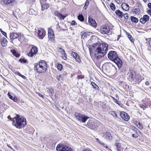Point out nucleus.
<instances>
[{
	"mask_svg": "<svg viewBox=\"0 0 151 151\" xmlns=\"http://www.w3.org/2000/svg\"><path fill=\"white\" fill-rule=\"evenodd\" d=\"M92 47L95 50V57L97 58L104 56L108 50V44L105 43H94Z\"/></svg>",
	"mask_w": 151,
	"mask_h": 151,
	"instance_id": "obj_1",
	"label": "nucleus"
},
{
	"mask_svg": "<svg viewBox=\"0 0 151 151\" xmlns=\"http://www.w3.org/2000/svg\"><path fill=\"white\" fill-rule=\"evenodd\" d=\"M128 78L133 84H139L144 79V78L139 74L136 73L132 70H130L127 73Z\"/></svg>",
	"mask_w": 151,
	"mask_h": 151,
	"instance_id": "obj_2",
	"label": "nucleus"
},
{
	"mask_svg": "<svg viewBox=\"0 0 151 151\" xmlns=\"http://www.w3.org/2000/svg\"><path fill=\"white\" fill-rule=\"evenodd\" d=\"M13 125L18 128H20L26 125V119L23 117H21L19 115H17L12 119Z\"/></svg>",
	"mask_w": 151,
	"mask_h": 151,
	"instance_id": "obj_3",
	"label": "nucleus"
},
{
	"mask_svg": "<svg viewBox=\"0 0 151 151\" xmlns=\"http://www.w3.org/2000/svg\"><path fill=\"white\" fill-rule=\"evenodd\" d=\"M35 70L37 72L42 73L45 72L47 69V65L44 60H41L35 64Z\"/></svg>",
	"mask_w": 151,
	"mask_h": 151,
	"instance_id": "obj_4",
	"label": "nucleus"
},
{
	"mask_svg": "<svg viewBox=\"0 0 151 151\" xmlns=\"http://www.w3.org/2000/svg\"><path fill=\"white\" fill-rule=\"evenodd\" d=\"M74 116L77 119L83 123L85 122L89 118L88 116L78 113H75Z\"/></svg>",
	"mask_w": 151,
	"mask_h": 151,
	"instance_id": "obj_5",
	"label": "nucleus"
},
{
	"mask_svg": "<svg viewBox=\"0 0 151 151\" xmlns=\"http://www.w3.org/2000/svg\"><path fill=\"white\" fill-rule=\"evenodd\" d=\"M56 149L58 151H73L70 147L65 145L62 144L58 145Z\"/></svg>",
	"mask_w": 151,
	"mask_h": 151,
	"instance_id": "obj_6",
	"label": "nucleus"
},
{
	"mask_svg": "<svg viewBox=\"0 0 151 151\" xmlns=\"http://www.w3.org/2000/svg\"><path fill=\"white\" fill-rule=\"evenodd\" d=\"M110 30L109 27L107 24L102 25L101 27L100 32L101 33L103 34H108Z\"/></svg>",
	"mask_w": 151,
	"mask_h": 151,
	"instance_id": "obj_7",
	"label": "nucleus"
},
{
	"mask_svg": "<svg viewBox=\"0 0 151 151\" xmlns=\"http://www.w3.org/2000/svg\"><path fill=\"white\" fill-rule=\"evenodd\" d=\"M108 58L112 61H113L118 56L116 52L115 51H110L108 54Z\"/></svg>",
	"mask_w": 151,
	"mask_h": 151,
	"instance_id": "obj_8",
	"label": "nucleus"
},
{
	"mask_svg": "<svg viewBox=\"0 0 151 151\" xmlns=\"http://www.w3.org/2000/svg\"><path fill=\"white\" fill-rule=\"evenodd\" d=\"M48 37L49 39L53 42L55 38L54 34L52 29L49 28L48 29Z\"/></svg>",
	"mask_w": 151,
	"mask_h": 151,
	"instance_id": "obj_9",
	"label": "nucleus"
},
{
	"mask_svg": "<svg viewBox=\"0 0 151 151\" xmlns=\"http://www.w3.org/2000/svg\"><path fill=\"white\" fill-rule=\"evenodd\" d=\"M37 48L36 46H33L31 48L29 52L28 53V55L29 57H32L34 55L37 53Z\"/></svg>",
	"mask_w": 151,
	"mask_h": 151,
	"instance_id": "obj_10",
	"label": "nucleus"
},
{
	"mask_svg": "<svg viewBox=\"0 0 151 151\" xmlns=\"http://www.w3.org/2000/svg\"><path fill=\"white\" fill-rule=\"evenodd\" d=\"M120 115L124 121H127L129 119V116L126 113L122 111L120 112Z\"/></svg>",
	"mask_w": 151,
	"mask_h": 151,
	"instance_id": "obj_11",
	"label": "nucleus"
},
{
	"mask_svg": "<svg viewBox=\"0 0 151 151\" xmlns=\"http://www.w3.org/2000/svg\"><path fill=\"white\" fill-rule=\"evenodd\" d=\"M87 125L88 127L91 129H95L97 126V124L92 120H89Z\"/></svg>",
	"mask_w": 151,
	"mask_h": 151,
	"instance_id": "obj_12",
	"label": "nucleus"
},
{
	"mask_svg": "<svg viewBox=\"0 0 151 151\" xmlns=\"http://www.w3.org/2000/svg\"><path fill=\"white\" fill-rule=\"evenodd\" d=\"M149 19V17L147 15H145L143 17L141 18L140 19V22L142 24H145L148 21Z\"/></svg>",
	"mask_w": 151,
	"mask_h": 151,
	"instance_id": "obj_13",
	"label": "nucleus"
},
{
	"mask_svg": "<svg viewBox=\"0 0 151 151\" xmlns=\"http://www.w3.org/2000/svg\"><path fill=\"white\" fill-rule=\"evenodd\" d=\"M113 61L116 64L119 68H121L122 62V60L118 57Z\"/></svg>",
	"mask_w": 151,
	"mask_h": 151,
	"instance_id": "obj_14",
	"label": "nucleus"
},
{
	"mask_svg": "<svg viewBox=\"0 0 151 151\" xmlns=\"http://www.w3.org/2000/svg\"><path fill=\"white\" fill-rule=\"evenodd\" d=\"M55 15L57 16L60 20L62 19L64 20L65 18L66 17L67 15H63L61 14H60L58 11H56L55 12Z\"/></svg>",
	"mask_w": 151,
	"mask_h": 151,
	"instance_id": "obj_15",
	"label": "nucleus"
},
{
	"mask_svg": "<svg viewBox=\"0 0 151 151\" xmlns=\"http://www.w3.org/2000/svg\"><path fill=\"white\" fill-rule=\"evenodd\" d=\"M55 15L57 16L60 20L62 19L64 20L65 18L66 17L67 15H63L61 14H60L58 11H56L55 12Z\"/></svg>",
	"mask_w": 151,
	"mask_h": 151,
	"instance_id": "obj_16",
	"label": "nucleus"
},
{
	"mask_svg": "<svg viewBox=\"0 0 151 151\" xmlns=\"http://www.w3.org/2000/svg\"><path fill=\"white\" fill-rule=\"evenodd\" d=\"M20 34L15 32H12L10 34V37L11 39H14L18 38Z\"/></svg>",
	"mask_w": 151,
	"mask_h": 151,
	"instance_id": "obj_17",
	"label": "nucleus"
},
{
	"mask_svg": "<svg viewBox=\"0 0 151 151\" xmlns=\"http://www.w3.org/2000/svg\"><path fill=\"white\" fill-rule=\"evenodd\" d=\"M37 34L40 39H42L45 36V35L43 33V30L42 29L39 28L38 30Z\"/></svg>",
	"mask_w": 151,
	"mask_h": 151,
	"instance_id": "obj_18",
	"label": "nucleus"
},
{
	"mask_svg": "<svg viewBox=\"0 0 151 151\" xmlns=\"http://www.w3.org/2000/svg\"><path fill=\"white\" fill-rule=\"evenodd\" d=\"M88 22L90 25L93 26L94 27L96 26V24L95 20L90 17H88Z\"/></svg>",
	"mask_w": 151,
	"mask_h": 151,
	"instance_id": "obj_19",
	"label": "nucleus"
},
{
	"mask_svg": "<svg viewBox=\"0 0 151 151\" xmlns=\"http://www.w3.org/2000/svg\"><path fill=\"white\" fill-rule=\"evenodd\" d=\"M122 9L125 11H127L129 9V6L126 3H124L122 5Z\"/></svg>",
	"mask_w": 151,
	"mask_h": 151,
	"instance_id": "obj_20",
	"label": "nucleus"
},
{
	"mask_svg": "<svg viewBox=\"0 0 151 151\" xmlns=\"http://www.w3.org/2000/svg\"><path fill=\"white\" fill-rule=\"evenodd\" d=\"M115 13L116 15L121 18L123 16V13L119 10H116L115 12Z\"/></svg>",
	"mask_w": 151,
	"mask_h": 151,
	"instance_id": "obj_21",
	"label": "nucleus"
},
{
	"mask_svg": "<svg viewBox=\"0 0 151 151\" xmlns=\"http://www.w3.org/2000/svg\"><path fill=\"white\" fill-rule=\"evenodd\" d=\"M130 19L132 22L136 23H137L139 21L138 19L137 18L132 16L131 17Z\"/></svg>",
	"mask_w": 151,
	"mask_h": 151,
	"instance_id": "obj_22",
	"label": "nucleus"
},
{
	"mask_svg": "<svg viewBox=\"0 0 151 151\" xmlns=\"http://www.w3.org/2000/svg\"><path fill=\"white\" fill-rule=\"evenodd\" d=\"M132 12L136 14H139L140 13V10L139 9H135L133 10Z\"/></svg>",
	"mask_w": 151,
	"mask_h": 151,
	"instance_id": "obj_23",
	"label": "nucleus"
},
{
	"mask_svg": "<svg viewBox=\"0 0 151 151\" xmlns=\"http://www.w3.org/2000/svg\"><path fill=\"white\" fill-rule=\"evenodd\" d=\"M11 52L17 58L19 56V54L17 53L15 50H11Z\"/></svg>",
	"mask_w": 151,
	"mask_h": 151,
	"instance_id": "obj_24",
	"label": "nucleus"
},
{
	"mask_svg": "<svg viewBox=\"0 0 151 151\" xmlns=\"http://www.w3.org/2000/svg\"><path fill=\"white\" fill-rule=\"evenodd\" d=\"M14 0H2L5 4H8L12 3Z\"/></svg>",
	"mask_w": 151,
	"mask_h": 151,
	"instance_id": "obj_25",
	"label": "nucleus"
},
{
	"mask_svg": "<svg viewBox=\"0 0 151 151\" xmlns=\"http://www.w3.org/2000/svg\"><path fill=\"white\" fill-rule=\"evenodd\" d=\"M29 14L32 15H36L37 14V13L33 9H31L29 11Z\"/></svg>",
	"mask_w": 151,
	"mask_h": 151,
	"instance_id": "obj_26",
	"label": "nucleus"
},
{
	"mask_svg": "<svg viewBox=\"0 0 151 151\" xmlns=\"http://www.w3.org/2000/svg\"><path fill=\"white\" fill-rule=\"evenodd\" d=\"M136 124L137 127L140 129H143V126L142 124L140 122H137Z\"/></svg>",
	"mask_w": 151,
	"mask_h": 151,
	"instance_id": "obj_27",
	"label": "nucleus"
},
{
	"mask_svg": "<svg viewBox=\"0 0 151 151\" xmlns=\"http://www.w3.org/2000/svg\"><path fill=\"white\" fill-rule=\"evenodd\" d=\"M78 19L81 21L83 22L84 21V18L82 14H79L78 16Z\"/></svg>",
	"mask_w": 151,
	"mask_h": 151,
	"instance_id": "obj_28",
	"label": "nucleus"
},
{
	"mask_svg": "<svg viewBox=\"0 0 151 151\" xmlns=\"http://www.w3.org/2000/svg\"><path fill=\"white\" fill-rule=\"evenodd\" d=\"M115 145L116 146V149L118 151H121V147L120 144L119 143H116Z\"/></svg>",
	"mask_w": 151,
	"mask_h": 151,
	"instance_id": "obj_29",
	"label": "nucleus"
},
{
	"mask_svg": "<svg viewBox=\"0 0 151 151\" xmlns=\"http://www.w3.org/2000/svg\"><path fill=\"white\" fill-rule=\"evenodd\" d=\"M110 114L115 118L117 117V115L115 111H114L110 112Z\"/></svg>",
	"mask_w": 151,
	"mask_h": 151,
	"instance_id": "obj_30",
	"label": "nucleus"
},
{
	"mask_svg": "<svg viewBox=\"0 0 151 151\" xmlns=\"http://www.w3.org/2000/svg\"><path fill=\"white\" fill-rule=\"evenodd\" d=\"M92 85L93 86L94 88L96 89H98L99 87L94 82H91Z\"/></svg>",
	"mask_w": 151,
	"mask_h": 151,
	"instance_id": "obj_31",
	"label": "nucleus"
},
{
	"mask_svg": "<svg viewBox=\"0 0 151 151\" xmlns=\"http://www.w3.org/2000/svg\"><path fill=\"white\" fill-rule=\"evenodd\" d=\"M57 69L59 70H61L63 68V65L61 64H58L57 66Z\"/></svg>",
	"mask_w": 151,
	"mask_h": 151,
	"instance_id": "obj_32",
	"label": "nucleus"
},
{
	"mask_svg": "<svg viewBox=\"0 0 151 151\" xmlns=\"http://www.w3.org/2000/svg\"><path fill=\"white\" fill-rule=\"evenodd\" d=\"M110 7L111 9L113 11H114L116 8L115 5L112 3H111L110 4Z\"/></svg>",
	"mask_w": 151,
	"mask_h": 151,
	"instance_id": "obj_33",
	"label": "nucleus"
},
{
	"mask_svg": "<svg viewBox=\"0 0 151 151\" xmlns=\"http://www.w3.org/2000/svg\"><path fill=\"white\" fill-rule=\"evenodd\" d=\"M62 58L64 60H66L67 58V55L65 53V52L62 54Z\"/></svg>",
	"mask_w": 151,
	"mask_h": 151,
	"instance_id": "obj_34",
	"label": "nucleus"
},
{
	"mask_svg": "<svg viewBox=\"0 0 151 151\" xmlns=\"http://www.w3.org/2000/svg\"><path fill=\"white\" fill-rule=\"evenodd\" d=\"M7 43V41L6 39H5V40L4 39L3 41L1 42V45L3 46H5L6 44Z\"/></svg>",
	"mask_w": 151,
	"mask_h": 151,
	"instance_id": "obj_35",
	"label": "nucleus"
},
{
	"mask_svg": "<svg viewBox=\"0 0 151 151\" xmlns=\"http://www.w3.org/2000/svg\"><path fill=\"white\" fill-rule=\"evenodd\" d=\"M106 135V137L108 138L109 139H110L111 138L112 136L111 134L110 133L107 132Z\"/></svg>",
	"mask_w": 151,
	"mask_h": 151,
	"instance_id": "obj_36",
	"label": "nucleus"
},
{
	"mask_svg": "<svg viewBox=\"0 0 151 151\" xmlns=\"http://www.w3.org/2000/svg\"><path fill=\"white\" fill-rule=\"evenodd\" d=\"M49 7V5L47 4H45L42 5V9L44 8L45 9H47Z\"/></svg>",
	"mask_w": 151,
	"mask_h": 151,
	"instance_id": "obj_37",
	"label": "nucleus"
},
{
	"mask_svg": "<svg viewBox=\"0 0 151 151\" xmlns=\"http://www.w3.org/2000/svg\"><path fill=\"white\" fill-rule=\"evenodd\" d=\"M78 54L75 52H72L71 53V56H73V57L76 59Z\"/></svg>",
	"mask_w": 151,
	"mask_h": 151,
	"instance_id": "obj_38",
	"label": "nucleus"
},
{
	"mask_svg": "<svg viewBox=\"0 0 151 151\" xmlns=\"http://www.w3.org/2000/svg\"><path fill=\"white\" fill-rule=\"evenodd\" d=\"M127 35L128 36V38L132 42H133L134 40L132 36L128 33V34Z\"/></svg>",
	"mask_w": 151,
	"mask_h": 151,
	"instance_id": "obj_39",
	"label": "nucleus"
},
{
	"mask_svg": "<svg viewBox=\"0 0 151 151\" xmlns=\"http://www.w3.org/2000/svg\"><path fill=\"white\" fill-rule=\"evenodd\" d=\"M19 61L21 62V63H26L27 62V60L22 58H21L19 59Z\"/></svg>",
	"mask_w": 151,
	"mask_h": 151,
	"instance_id": "obj_40",
	"label": "nucleus"
},
{
	"mask_svg": "<svg viewBox=\"0 0 151 151\" xmlns=\"http://www.w3.org/2000/svg\"><path fill=\"white\" fill-rule=\"evenodd\" d=\"M76 59L79 62H80L81 61V60L80 56L78 54L76 56Z\"/></svg>",
	"mask_w": 151,
	"mask_h": 151,
	"instance_id": "obj_41",
	"label": "nucleus"
},
{
	"mask_svg": "<svg viewBox=\"0 0 151 151\" xmlns=\"http://www.w3.org/2000/svg\"><path fill=\"white\" fill-rule=\"evenodd\" d=\"M48 91L49 92V93L50 94V95H53L54 93L53 89L49 90V91Z\"/></svg>",
	"mask_w": 151,
	"mask_h": 151,
	"instance_id": "obj_42",
	"label": "nucleus"
},
{
	"mask_svg": "<svg viewBox=\"0 0 151 151\" xmlns=\"http://www.w3.org/2000/svg\"><path fill=\"white\" fill-rule=\"evenodd\" d=\"M100 144L101 145L104 147H105L107 150L108 149V146L104 143L101 142Z\"/></svg>",
	"mask_w": 151,
	"mask_h": 151,
	"instance_id": "obj_43",
	"label": "nucleus"
},
{
	"mask_svg": "<svg viewBox=\"0 0 151 151\" xmlns=\"http://www.w3.org/2000/svg\"><path fill=\"white\" fill-rule=\"evenodd\" d=\"M59 52L61 53V54H63L64 52H65L64 50L62 48H60L59 50Z\"/></svg>",
	"mask_w": 151,
	"mask_h": 151,
	"instance_id": "obj_44",
	"label": "nucleus"
},
{
	"mask_svg": "<svg viewBox=\"0 0 151 151\" xmlns=\"http://www.w3.org/2000/svg\"><path fill=\"white\" fill-rule=\"evenodd\" d=\"M112 98L113 99L115 103H116L117 104H118V105H119V101H117L116 99H115L114 98H113V97Z\"/></svg>",
	"mask_w": 151,
	"mask_h": 151,
	"instance_id": "obj_45",
	"label": "nucleus"
},
{
	"mask_svg": "<svg viewBox=\"0 0 151 151\" xmlns=\"http://www.w3.org/2000/svg\"><path fill=\"white\" fill-rule=\"evenodd\" d=\"M125 19H127L128 18V14L127 13H125L123 14V16Z\"/></svg>",
	"mask_w": 151,
	"mask_h": 151,
	"instance_id": "obj_46",
	"label": "nucleus"
},
{
	"mask_svg": "<svg viewBox=\"0 0 151 151\" xmlns=\"http://www.w3.org/2000/svg\"><path fill=\"white\" fill-rule=\"evenodd\" d=\"M89 1L88 0L86 1L85 2V6L87 7L89 4Z\"/></svg>",
	"mask_w": 151,
	"mask_h": 151,
	"instance_id": "obj_47",
	"label": "nucleus"
},
{
	"mask_svg": "<svg viewBox=\"0 0 151 151\" xmlns=\"http://www.w3.org/2000/svg\"><path fill=\"white\" fill-rule=\"evenodd\" d=\"M1 33H2V34L4 36H5V37H6V32H5L3 31L1 29Z\"/></svg>",
	"mask_w": 151,
	"mask_h": 151,
	"instance_id": "obj_48",
	"label": "nucleus"
},
{
	"mask_svg": "<svg viewBox=\"0 0 151 151\" xmlns=\"http://www.w3.org/2000/svg\"><path fill=\"white\" fill-rule=\"evenodd\" d=\"M95 140H96V141L97 142H98L100 144L102 142L100 140V139H99L98 138H95Z\"/></svg>",
	"mask_w": 151,
	"mask_h": 151,
	"instance_id": "obj_49",
	"label": "nucleus"
},
{
	"mask_svg": "<svg viewBox=\"0 0 151 151\" xmlns=\"http://www.w3.org/2000/svg\"><path fill=\"white\" fill-rule=\"evenodd\" d=\"M8 96L9 97V98L12 100L14 98L12 95H11L9 93H8Z\"/></svg>",
	"mask_w": 151,
	"mask_h": 151,
	"instance_id": "obj_50",
	"label": "nucleus"
},
{
	"mask_svg": "<svg viewBox=\"0 0 151 151\" xmlns=\"http://www.w3.org/2000/svg\"><path fill=\"white\" fill-rule=\"evenodd\" d=\"M76 22L75 21H73L71 22V24L72 25H74L76 24Z\"/></svg>",
	"mask_w": 151,
	"mask_h": 151,
	"instance_id": "obj_51",
	"label": "nucleus"
},
{
	"mask_svg": "<svg viewBox=\"0 0 151 151\" xmlns=\"http://www.w3.org/2000/svg\"><path fill=\"white\" fill-rule=\"evenodd\" d=\"M147 12L148 14L151 16V9L148 10Z\"/></svg>",
	"mask_w": 151,
	"mask_h": 151,
	"instance_id": "obj_52",
	"label": "nucleus"
},
{
	"mask_svg": "<svg viewBox=\"0 0 151 151\" xmlns=\"http://www.w3.org/2000/svg\"><path fill=\"white\" fill-rule=\"evenodd\" d=\"M14 102H16L17 101V98L16 97H14L12 99Z\"/></svg>",
	"mask_w": 151,
	"mask_h": 151,
	"instance_id": "obj_53",
	"label": "nucleus"
},
{
	"mask_svg": "<svg viewBox=\"0 0 151 151\" xmlns=\"http://www.w3.org/2000/svg\"><path fill=\"white\" fill-rule=\"evenodd\" d=\"M145 84L147 86H149L150 84V83L148 81H146L145 82Z\"/></svg>",
	"mask_w": 151,
	"mask_h": 151,
	"instance_id": "obj_54",
	"label": "nucleus"
},
{
	"mask_svg": "<svg viewBox=\"0 0 151 151\" xmlns=\"http://www.w3.org/2000/svg\"><path fill=\"white\" fill-rule=\"evenodd\" d=\"M147 6L150 9H151V3H149L147 4Z\"/></svg>",
	"mask_w": 151,
	"mask_h": 151,
	"instance_id": "obj_55",
	"label": "nucleus"
},
{
	"mask_svg": "<svg viewBox=\"0 0 151 151\" xmlns=\"http://www.w3.org/2000/svg\"><path fill=\"white\" fill-rule=\"evenodd\" d=\"M38 94L40 97H42L43 99L44 98L43 95L41 94L40 93H38Z\"/></svg>",
	"mask_w": 151,
	"mask_h": 151,
	"instance_id": "obj_56",
	"label": "nucleus"
},
{
	"mask_svg": "<svg viewBox=\"0 0 151 151\" xmlns=\"http://www.w3.org/2000/svg\"><path fill=\"white\" fill-rule=\"evenodd\" d=\"M21 77L23 78L24 79H26V77L24 75H22Z\"/></svg>",
	"mask_w": 151,
	"mask_h": 151,
	"instance_id": "obj_57",
	"label": "nucleus"
},
{
	"mask_svg": "<svg viewBox=\"0 0 151 151\" xmlns=\"http://www.w3.org/2000/svg\"><path fill=\"white\" fill-rule=\"evenodd\" d=\"M16 73H17V74L20 76H21L22 75V74L18 72H16Z\"/></svg>",
	"mask_w": 151,
	"mask_h": 151,
	"instance_id": "obj_58",
	"label": "nucleus"
},
{
	"mask_svg": "<svg viewBox=\"0 0 151 151\" xmlns=\"http://www.w3.org/2000/svg\"><path fill=\"white\" fill-rule=\"evenodd\" d=\"M89 50L90 54H91V53H92V51H91V49H90V48H89Z\"/></svg>",
	"mask_w": 151,
	"mask_h": 151,
	"instance_id": "obj_59",
	"label": "nucleus"
},
{
	"mask_svg": "<svg viewBox=\"0 0 151 151\" xmlns=\"http://www.w3.org/2000/svg\"><path fill=\"white\" fill-rule=\"evenodd\" d=\"M142 0L145 3L146 2H147V0Z\"/></svg>",
	"mask_w": 151,
	"mask_h": 151,
	"instance_id": "obj_60",
	"label": "nucleus"
},
{
	"mask_svg": "<svg viewBox=\"0 0 151 151\" xmlns=\"http://www.w3.org/2000/svg\"><path fill=\"white\" fill-rule=\"evenodd\" d=\"M10 117V116H9L8 117V118L9 119Z\"/></svg>",
	"mask_w": 151,
	"mask_h": 151,
	"instance_id": "obj_61",
	"label": "nucleus"
},
{
	"mask_svg": "<svg viewBox=\"0 0 151 151\" xmlns=\"http://www.w3.org/2000/svg\"><path fill=\"white\" fill-rule=\"evenodd\" d=\"M134 134H133L132 135V136L134 137Z\"/></svg>",
	"mask_w": 151,
	"mask_h": 151,
	"instance_id": "obj_62",
	"label": "nucleus"
},
{
	"mask_svg": "<svg viewBox=\"0 0 151 151\" xmlns=\"http://www.w3.org/2000/svg\"><path fill=\"white\" fill-rule=\"evenodd\" d=\"M8 146L9 148H11V147L10 146H9L8 145Z\"/></svg>",
	"mask_w": 151,
	"mask_h": 151,
	"instance_id": "obj_63",
	"label": "nucleus"
},
{
	"mask_svg": "<svg viewBox=\"0 0 151 151\" xmlns=\"http://www.w3.org/2000/svg\"><path fill=\"white\" fill-rule=\"evenodd\" d=\"M149 88H150V89H151V87H149Z\"/></svg>",
	"mask_w": 151,
	"mask_h": 151,
	"instance_id": "obj_64",
	"label": "nucleus"
}]
</instances>
